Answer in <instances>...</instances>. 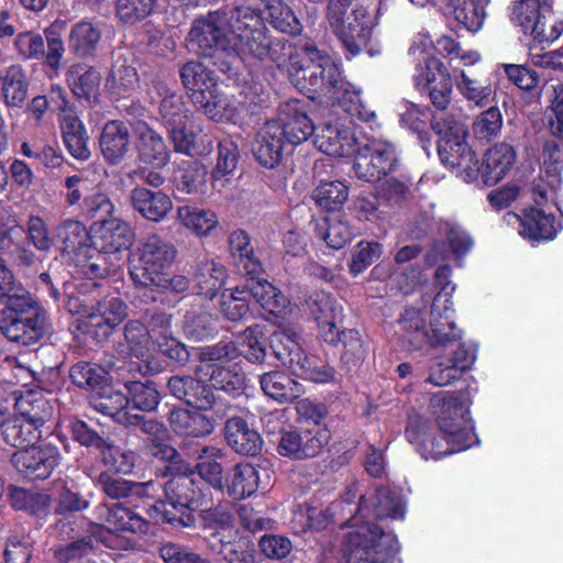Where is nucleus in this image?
Segmentation results:
<instances>
[{"label": "nucleus", "instance_id": "4c0bfd02", "mask_svg": "<svg viewBox=\"0 0 563 563\" xmlns=\"http://www.w3.org/2000/svg\"><path fill=\"white\" fill-rule=\"evenodd\" d=\"M444 231L446 234V243H434L427 254V262L430 265H434L442 260H448L451 255L459 257L466 253L472 246V239L461 227L446 223Z\"/></svg>", "mask_w": 563, "mask_h": 563}, {"label": "nucleus", "instance_id": "5fc2aeb1", "mask_svg": "<svg viewBox=\"0 0 563 563\" xmlns=\"http://www.w3.org/2000/svg\"><path fill=\"white\" fill-rule=\"evenodd\" d=\"M4 441L14 448H24L36 441L41 431L15 412V416L0 423Z\"/></svg>", "mask_w": 563, "mask_h": 563}, {"label": "nucleus", "instance_id": "49530a36", "mask_svg": "<svg viewBox=\"0 0 563 563\" xmlns=\"http://www.w3.org/2000/svg\"><path fill=\"white\" fill-rule=\"evenodd\" d=\"M97 411L115 418L119 422L134 424L140 422L139 413L131 412L128 395L117 390H104L103 394L92 402Z\"/></svg>", "mask_w": 563, "mask_h": 563}, {"label": "nucleus", "instance_id": "7ed1b4c3", "mask_svg": "<svg viewBox=\"0 0 563 563\" xmlns=\"http://www.w3.org/2000/svg\"><path fill=\"white\" fill-rule=\"evenodd\" d=\"M0 307L2 333L12 342L30 345L43 334L45 313L30 292L15 280L0 256Z\"/></svg>", "mask_w": 563, "mask_h": 563}, {"label": "nucleus", "instance_id": "72a5a7b5", "mask_svg": "<svg viewBox=\"0 0 563 563\" xmlns=\"http://www.w3.org/2000/svg\"><path fill=\"white\" fill-rule=\"evenodd\" d=\"M131 134L129 126L119 120L104 124L99 136V146L103 158L117 165L121 163L130 151Z\"/></svg>", "mask_w": 563, "mask_h": 563}, {"label": "nucleus", "instance_id": "f704fd0d", "mask_svg": "<svg viewBox=\"0 0 563 563\" xmlns=\"http://www.w3.org/2000/svg\"><path fill=\"white\" fill-rule=\"evenodd\" d=\"M180 78L195 106L207 102L216 87L214 74L201 62L190 60L180 69Z\"/></svg>", "mask_w": 563, "mask_h": 563}, {"label": "nucleus", "instance_id": "c9c22d12", "mask_svg": "<svg viewBox=\"0 0 563 563\" xmlns=\"http://www.w3.org/2000/svg\"><path fill=\"white\" fill-rule=\"evenodd\" d=\"M229 249L234 265L241 273L251 278H256L262 273V263L254 253L246 231L238 229L231 232Z\"/></svg>", "mask_w": 563, "mask_h": 563}, {"label": "nucleus", "instance_id": "a19ab883", "mask_svg": "<svg viewBox=\"0 0 563 563\" xmlns=\"http://www.w3.org/2000/svg\"><path fill=\"white\" fill-rule=\"evenodd\" d=\"M14 409L18 415L40 429L53 416V405L42 391L29 390L15 398Z\"/></svg>", "mask_w": 563, "mask_h": 563}, {"label": "nucleus", "instance_id": "4be33fe9", "mask_svg": "<svg viewBox=\"0 0 563 563\" xmlns=\"http://www.w3.org/2000/svg\"><path fill=\"white\" fill-rule=\"evenodd\" d=\"M416 86L427 89L430 100L438 109H445L451 101L452 80L446 68L438 58H428L426 67L415 75Z\"/></svg>", "mask_w": 563, "mask_h": 563}, {"label": "nucleus", "instance_id": "1a4fd4ad", "mask_svg": "<svg viewBox=\"0 0 563 563\" xmlns=\"http://www.w3.org/2000/svg\"><path fill=\"white\" fill-rule=\"evenodd\" d=\"M433 129L439 135L438 153L443 164L471 169L477 164L474 152L466 143V125L449 114L434 119Z\"/></svg>", "mask_w": 563, "mask_h": 563}, {"label": "nucleus", "instance_id": "e433bc0d", "mask_svg": "<svg viewBox=\"0 0 563 563\" xmlns=\"http://www.w3.org/2000/svg\"><path fill=\"white\" fill-rule=\"evenodd\" d=\"M225 439L228 444L239 454L256 455L262 448L258 432L249 427L245 420L230 417L225 423Z\"/></svg>", "mask_w": 563, "mask_h": 563}, {"label": "nucleus", "instance_id": "603ef678", "mask_svg": "<svg viewBox=\"0 0 563 563\" xmlns=\"http://www.w3.org/2000/svg\"><path fill=\"white\" fill-rule=\"evenodd\" d=\"M249 288V296L251 295L268 313L274 316H284L287 313V298L267 280H253Z\"/></svg>", "mask_w": 563, "mask_h": 563}, {"label": "nucleus", "instance_id": "58836bf2", "mask_svg": "<svg viewBox=\"0 0 563 563\" xmlns=\"http://www.w3.org/2000/svg\"><path fill=\"white\" fill-rule=\"evenodd\" d=\"M261 486L266 488L261 479L260 470L249 463L236 464L227 481V492L234 499H244L253 495Z\"/></svg>", "mask_w": 563, "mask_h": 563}, {"label": "nucleus", "instance_id": "473e14b6", "mask_svg": "<svg viewBox=\"0 0 563 563\" xmlns=\"http://www.w3.org/2000/svg\"><path fill=\"white\" fill-rule=\"evenodd\" d=\"M130 201L135 211L153 222L163 221L173 209V201L167 194L143 186H136L131 190Z\"/></svg>", "mask_w": 563, "mask_h": 563}, {"label": "nucleus", "instance_id": "8fccbe9b", "mask_svg": "<svg viewBox=\"0 0 563 563\" xmlns=\"http://www.w3.org/2000/svg\"><path fill=\"white\" fill-rule=\"evenodd\" d=\"M197 107L213 121L233 123L244 109L241 100L234 96L217 95L214 89L211 90L210 97H207V102H201Z\"/></svg>", "mask_w": 563, "mask_h": 563}, {"label": "nucleus", "instance_id": "423d86ee", "mask_svg": "<svg viewBox=\"0 0 563 563\" xmlns=\"http://www.w3.org/2000/svg\"><path fill=\"white\" fill-rule=\"evenodd\" d=\"M176 475L164 484L166 503L177 510L180 516H170L169 510L165 509L164 519L169 523H181L189 526L192 521L189 511L198 510L211 503L212 496L209 488L199 486L192 478V472L188 465L175 466Z\"/></svg>", "mask_w": 563, "mask_h": 563}, {"label": "nucleus", "instance_id": "338daca9", "mask_svg": "<svg viewBox=\"0 0 563 563\" xmlns=\"http://www.w3.org/2000/svg\"><path fill=\"white\" fill-rule=\"evenodd\" d=\"M238 162V146L231 141H221L218 145V158L212 170L214 185H224V178L233 173Z\"/></svg>", "mask_w": 563, "mask_h": 563}, {"label": "nucleus", "instance_id": "3c124183", "mask_svg": "<svg viewBox=\"0 0 563 563\" xmlns=\"http://www.w3.org/2000/svg\"><path fill=\"white\" fill-rule=\"evenodd\" d=\"M2 97L7 106L21 107L27 97V80L20 65H11L0 74Z\"/></svg>", "mask_w": 563, "mask_h": 563}, {"label": "nucleus", "instance_id": "2f4dec72", "mask_svg": "<svg viewBox=\"0 0 563 563\" xmlns=\"http://www.w3.org/2000/svg\"><path fill=\"white\" fill-rule=\"evenodd\" d=\"M284 141L282 126L269 120L258 131L252 152L261 165L272 168L282 159Z\"/></svg>", "mask_w": 563, "mask_h": 563}, {"label": "nucleus", "instance_id": "ddd939ff", "mask_svg": "<svg viewBox=\"0 0 563 563\" xmlns=\"http://www.w3.org/2000/svg\"><path fill=\"white\" fill-rule=\"evenodd\" d=\"M353 170L358 179L374 183L394 172L398 164L395 146L385 141H373L356 146Z\"/></svg>", "mask_w": 563, "mask_h": 563}, {"label": "nucleus", "instance_id": "2eb2a0df", "mask_svg": "<svg viewBox=\"0 0 563 563\" xmlns=\"http://www.w3.org/2000/svg\"><path fill=\"white\" fill-rule=\"evenodd\" d=\"M309 314L317 323L319 336L328 344L336 345L341 340L344 309L330 292L313 291L306 301Z\"/></svg>", "mask_w": 563, "mask_h": 563}, {"label": "nucleus", "instance_id": "cd10ccee", "mask_svg": "<svg viewBox=\"0 0 563 563\" xmlns=\"http://www.w3.org/2000/svg\"><path fill=\"white\" fill-rule=\"evenodd\" d=\"M137 140V162L150 168H162L170 158V152L164 139L144 122L134 126Z\"/></svg>", "mask_w": 563, "mask_h": 563}, {"label": "nucleus", "instance_id": "dca6fc26", "mask_svg": "<svg viewBox=\"0 0 563 563\" xmlns=\"http://www.w3.org/2000/svg\"><path fill=\"white\" fill-rule=\"evenodd\" d=\"M534 207L527 209L522 217L508 214L509 218L520 222V235L532 243L541 241H551L562 229L561 219H556L552 208H558V201L538 205L534 200Z\"/></svg>", "mask_w": 563, "mask_h": 563}, {"label": "nucleus", "instance_id": "e2e57ef3", "mask_svg": "<svg viewBox=\"0 0 563 563\" xmlns=\"http://www.w3.org/2000/svg\"><path fill=\"white\" fill-rule=\"evenodd\" d=\"M131 412L152 411L159 402V394L152 383L129 382L125 384Z\"/></svg>", "mask_w": 563, "mask_h": 563}, {"label": "nucleus", "instance_id": "09e8293b", "mask_svg": "<svg viewBox=\"0 0 563 563\" xmlns=\"http://www.w3.org/2000/svg\"><path fill=\"white\" fill-rule=\"evenodd\" d=\"M179 223L197 236H208L218 227L219 219L211 209L183 206L177 209Z\"/></svg>", "mask_w": 563, "mask_h": 563}, {"label": "nucleus", "instance_id": "c03bdc74", "mask_svg": "<svg viewBox=\"0 0 563 563\" xmlns=\"http://www.w3.org/2000/svg\"><path fill=\"white\" fill-rule=\"evenodd\" d=\"M56 239L63 252L73 255L74 260L86 256L91 251L90 238L85 225L79 221L66 220L60 223L56 231Z\"/></svg>", "mask_w": 563, "mask_h": 563}, {"label": "nucleus", "instance_id": "9b49d317", "mask_svg": "<svg viewBox=\"0 0 563 563\" xmlns=\"http://www.w3.org/2000/svg\"><path fill=\"white\" fill-rule=\"evenodd\" d=\"M96 516L103 529H99L97 539L111 549L125 550L130 542L115 534L118 531L144 532L147 522L133 510L122 504L100 505L96 508Z\"/></svg>", "mask_w": 563, "mask_h": 563}, {"label": "nucleus", "instance_id": "69168bd1", "mask_svg": "<svg viewBox=\"0 0 563 563\" xmlns=\"http://www.w3.org/2000/svg\"><path fill=\"white\" fill-rule=\"evenodd\" d=\"M124 335L130 353L137 358L145 360L154 346L147 327L137 320H131L124 328Z\"/></svg>", "mask_w": 563, "mask_h": 563}, {"label": "nucleus", "instance_id": "6e6d98bb", "mask_svg": "<svg viewBox=\"0 0 563 563\" xmlns=\"http://www.w3.org/2000/svg\"><path fill=\"white\" fill-rule=\"evenodd\" d=\"M222 451L216 446H203L197 451V457L202 460L196 465L198 475L212 488L223 492L222 465L216 460L221 457Z\"/></svg>", "mask_w": 563, "mask_h": 563}, {"label": "nucleus", "instance_id": "6e6552de", "mask_svg": "<svg viewBox=\"0 0 563 563\" xmlns=\"http://www.w3.org/2000/svg\"><path fill=\"white\" fill-rule=\"evenodd\" d=\"M344 550L349 556V563H387L388 559L398 551V541L390 532H383L369 525H364L349 532Z\"/></svg>", "mask_w": 563, "mask_h": 563}, {"label": "nucleus", "instance_id": "c756f323", "mask_svg": "<svg viewBox=\"0 0 563 563\" xmlns=\"http://www.w3.org/2000/svg\"><path fill=\"white\" fill-rule=\"evenodd\" d=\"M0 247L18 266L30 267L35 262V254L25 244V229L13 217L0 219Z\"/></svg>", "mask_w": 563, "mask_h": 563}, {"label": "nucleus", "instance_id": "79ce46f5", "mask_svg": "<svg viewBox=\"0 0 563 563\" xmlns=\"http://www.w3.org/2000/svg\"><path fill=\"white\" fill-rule=\"evenodd\" d=\"M60 129L63 140L69 154L79 161L90 156L88 147L89 137L84 123L74 113L62 114Z\"/></svg>", "mask_w": 563, "mask_h": 563}, {"label": "nucleus", "instance_id": "864d4df0", "mask_svg": "<svg viewBox=\"0 0 563 563\" xmlns=\"http://www.w3.org/2000/svg\"><path fill=\"white\" fill-rule=\"evenodd\" d=\"M514 20L520 24L525 33H530L534 40L543 42L547 38L544 16L541 14L539 2L523 0L514 9Z\"/></svg>", "mask_w": 563, "mask_h": 563}, {"label": "nucleus", "instance_id": "6ab92c4d", "mask_svg": "<svg viewBox=\"0 0 563 563\" xmlns=\"http://www.w3.org/2000/svg\"><path fill=\"white\" fill-rule=\"evenodd\" d=\"M357 517L366 519L361 526L369 525L373 528L378 529L372 519H404L405 517V504L399 496H396L387 488H377L375 492L364 495L361 498L358 506ZM360 525H355V529Z\"/></svg>", "mask_w": 563, "mask_h": 563}, {"label": "nucleus", "instance_id": "052dcab7", "mask_svg": "<svg viewBox=\"0 0 563 563\" xmlns=\"http://www.w3.org/2000/svg\"><path fill=\"white\" fill-rule=\"evenodd\" d=\"M225 276L223 265L214 261L202 263L196 274L198 294L210 299L213 298L222 288Z\"/></svg>", "mask_w": 563, "mask_h": 563}, {"label": "nucleus", "instance_id": "f3484780", "mask_svg": "<svg viewBox=\"0 0 563 563\" xmlns=\"http://www.w3.org/2000/svg\"><path fill=\"white\" fill-rule=\"evenodd\" d=\"M168 388L176 398L195 409H213L218 417H225L232 410L227 401L217 398L211 388L208 385H203L198 376L196 379L174 376L168 380Z\"/></svg>", "mask_w": 563, "mask_h": 563}, {"label": "nucleus", "instance_id": "9d476101", "mask_svg": "<svg viewBox=\"0 0 563 563\" xmlns=\"http://www.w3.org/2000/svg\"><path fill=\"white\" fill-rule=\"evenodd\" d=\"M159 98V115L163 124L169 131L175 150L184 154H191L195 146V134L188 129L190 113L183 97L165 84L156 85Z\"/></svg>", "mask_w": 563, "mask_h": 563}, {"label": "nucleus", "instance_id": "20e7f679", "mask_svg": "<svg viewBox=\"0 0 563 563\" xmlns=\"http://www.w3.org/2000/svg\"><path fill=\"white\" fill-rule=\"evenodd\" d=\"M176 250L158 235L142 241L130 261V276L133 283L152 291L183 292L188 288L184 276L172 275L170 266Z\"/></svg>", "mask_w": 563, "mask_h": 563}, {"label": "nucleus", "instance_id": "5701e85b", "mask_svg": "<svg viewBox=\"0 0 563 563\" xmlns=\"http://www.w3.org/2000/svg\"><path fill=\"white\" fill-rule=\"evenodd\" d=\"M92 242L99 253L110 254L119 260V254L130 249L134 234L131 227L117 218L108 221L95 222L92 228Z\"/></svg>", "mask_w": 563, "mask_h": 563}, {"label": "nucleus", "instance_id": "39448f33", "mask_svg": "<svg viewBox=\"0 0 563 563\" xmlns=\"http://www.w3.org/2000/svg\"><path fill=\"white\" fill-rule=\"evenodd\" d=\"M199 364L196 375L203 385L223 390L228 394L244 386V373L234 361L239 357L238 345L232 341H221L213 345L198 349Z\"/></svg>", "mask_w": 563, "mask_h": 563}, {"label": "nucleus", "instance_id": "c85d7f7f", "mask_svg": "<svg viewBox=\"0 0 563 563\" xmlns=\"http://www.w3.org/2000/svg\"><path fill=\"white\" fill-rule=\"evenodd\" d=\"M172 318L165 312H155L152 314L147 325L151 332L152 342L154 346L178 363L187 362L189 353L186 346L173 336Z\"/></svg>", "mask_w": 563, "mask_h": 563}, {"label": "nucleus", "instance_id": "0eeeda50", "mask_svg": "<svg viewBox=\"0 0 563 563\" xmlns=\"http://www.w3.org/2000/svg\"><path fill=\"white\" fill-rule=\"evenodd\" d=\"M271 346L275 357L295 376L314 383H327L333 378L332 368L313 364V360L305 353L294 331L275 332Z\"/></svg>", "mask_w": 563, "mask_h": 563}, {"label": "nucleus", "instance_id": "7c9ffc66", "mask_svg": "<svg viewBox=\"0 0 563 563\" xmlns=\"http://www.w3.org/2000/svg\"><path fill=\"white\" fill-rule=\"evenodd\" d=\"M223 417H218L213 409L189 411L186 409L174 410L170 413V424L173 430L186 437H205L210 434L217 420Z\"/></svg>", "mask_w": 563, "mask_h": 563}, {"label": "nucleus", "instance_id": "a211bd4d", "mask_svg": "<svg viewBox=\"0 0 563 563\" xmlns=\"http://www.w3.org/2000/svg\"><path fill=\"white\" fill-rule=\"evenodd\" d=\"M274 121L282 126L283 137L292 145L302 143L317 130L308 117L307 102L299 99L282 103Z\"/></svg>", "mask_w": 563, "mask_h": 563}, {"label": "nucleus", "instance_id": "4468645a", "mask_svg": "<svg viewBox=\"0 0 563 563\" xmlns=\"http://www.w3.org/2000/svg\"><path fill=\"white\" fill-rule=\"evenodd\" d=\"M563 168V143L555 139L547 140L541 154V176L531 186L532 199L542 205L552 201L556 202L560 191Z\"/></svg>", "mask_w": 563, "mask_h": 563}, {"label": "nucleus", "instance_id": "774afa93", "mask_svg": "<svg viewBox=\"0 0 563 563\" xmlns=\"http://www.w3.org/2000/svg\"><path fill=\"white\" fill-rule=\"evenodd\" d=\"M221 310L231 321L242 320L249 313V291L236 287L222 294Z\"/></svg>", "mask_w": 563, "mask_h": 563}, {"label": "nucleus", "instance_id": "412c9836", "mask_svg": "<svg viewBox=\"0 0 563 563\" xmlns=\"http://www.w3.org/2000/svg\"><path fill=\"white\" fill-rule=\"evenodd\" d=\"M59 461L58 449L49 443L31 445L13 455L16 468L31 479L47 478Z\"/></svg>", "mask_w": 563, "mask_h": 563}, {"label": "nucleus", "instance_id": "f03ea898", "mask_svg": "<svg viewBox=\"0 0 563 563\" xmlns=\"http://www.w3.org/2000/svg\"><path fill=\"white\" fill-rule=\"evenodd\" d=\"M442 435L428 439V431L420 418H411L406 437L412 444L419 445L420 455L428 460H439L449 454L461 452L477 442L474 422L462 391H440L430 401Z\"/></svg>", "mask_w": 563, "mask_h": 563}, {"label": "nucleus", "instance_id": "0e129e2a", "mask_svg": "<svg viewBox=\"0 0 563 563\" xmlns=\"http://www.w3.org/2000/svg\"><path fill=\"white\" fill-rule=\"evenodd\" d=\"M267 19L282 33L298 34L300 23L294 11L280 0H269L266 4Z\"/></svg>", "mask_w": 563, "mask_h": 563}, {"label": "nucleus", "instance_id": "bf43d9fd", "mask_svg": "<svg viewBox=\"0 0 563 563\" xmlns=\"http://www.w3.org/2000/svg\"><path fill=\"white\" fill-rule=\"evenodd\" d=\"M349 198V187L342 181H321L312 192V199L320 208L335 211L342 208Z\"/></svg>", "mask_w": 563, "mask_h": 563}, {"label": "nucleus", "instance_id": "4d7b16f0", "mask_svg": "<svg viewBox=\"0 0 563 563\" xmlns=\"http://www.w3.org/2000/svg\"><path fill=\"white\" fill-rule=\"evenodd\" d=\"M239 357L242 355L249 362L263 363L266 357V334L262 325H251L238 336Z\"/></svg>", "mask_w": 563, "mask_h": 563}, {"label": "nucleus", "instance_id": "680f3d73", "mask_svg": "<svg viewBox=\"0 0 563 563\" xmlns=\"http://www.w3.org/2000/svg\"><path fill=\"white\" fill-rule=\"evenodd\" d=\"M183 330L189 340H208L217 334V319L206 311H190L185 316Z\"/></svg>", "mask_w": 563, "mask_h": 563}, {"label": "nucleus", "instance_id": "f8f14e48", "mask_svg": "<svg viewBox=\"0 0 563 563\" xmlns=\"http://www.w3.org/2000/svg\"><path fill=\"white\" fill-rule=\"evenodd\" d=\"M126 317V306L119 298H106L97 306L84 307L75 320L78 331L102 341L110 336L113 329Z\"/></svg>", "mask_w": 563, "mask_h": 563}, {"label": "nucleus", "instance_id": "a878e982", "mask_svg": "<svg viewBox=\"0 0 563 563\" xmlns=\"http://www.w3.org/2000/svg\"><path fill=\"white\" fill-rule=\"evenodd\" d=\"M453 75L459 93L470 106L483 109L496 101L497 90L488 77L463 68H454Z\"/></svg>", "mask_w": 563, "mask_h": 563}, {"label": "nucleus", "instance_id": "a18cd8bd", "mask_svg": "<svg viewBox=\"0 0 563 563\" xmlns=\"http://www.w3.org/2000/svg\"><path fill=\"white\" fill-rule=\"evenodd\" d=\"M263 393L278 401H291L303 394L302 386L282 371L265 373L260 379Z\"/></svg>", "mask_w": 563, "mask_h": 563}, {"label": "nucleus", "instance_id": "ea45409f", "mask_svg": "<svg viewBox=\"0 0 563 563\" xmlns=\"http://www.w3.org/2000/svg\"><path fill=\"white\" fill-rule=\"evenodd\" d=\"M515 151L507 143H498L486 154L481 173L485 184L495 185L509 172L515 162Z\"/></svg>", "mask_w": 563, "mask_h": 563}, {"label": "nucleus", "instance_id": "aec40b11", "mask_svg": "<svg viewBox=\"0 0 563 563\" xmlns=\"http://www.w3.org/2000/svg\"><path fill=\"white\" fill-rule=\"evenodd\" d=\"M329 430L316 423L312 429L305 432V435L292 430L282 432L277 451L283 456L294 459L312 457L329 443Z\"/></svg>", "mask_w": 563, "mask_h": 563}, {"label": "nucleus", "instance_id": "b1692460", "mask_svg": "<svg viewBox=\"0 0 563 563\" xmlns=\"http://www.w3.org/2000/svg\"><path fill=\"white\" fill-rule=\"evenodd\" d=\"M314 146L330 156H349L356 152V139L342 121L329 120L316 130Z\"/></svg>", "mask_w": 563, "mask_h": 563}, {"label": "nucleus", "instance_id": "bb28decb", "mask_svg": "<svg viewBox=\"0 0 563 563\" xmlns=\"http://www.w3.org/2000/svg\"><path fill=\"white\" fill-rule=\"evenodd\" d=\"M452 305L450 299L446 298L443 299V302H440V296H435L430 311L428 330L423 332V339L434 345H448L461 339V331L453 320Z\"/></svg>", "mask_w": 563, "mask_h": 563}, {"label": "nucleus", "instance_id": "393cba45", "mask_svg": "<svg viewBox=\"0 0 563 563\" xmlns=\"http://www.w3.org/2000/svg\"><path fill=\"white\" fill-rule=\"evenodd\" d=\"M344 47L356 55L367 45L373 33V21L366 9L355 8L341 25L332 29Z\"/></svg>", "mask_w": 563, "mask_h": 563}, {"label": "nucleus", "instance_id": "f257e3e1", "mask_svg": "<svg viewBox=\"0 0 563 563\" xmlns=\"http://www.w3.org/2000/svg\"><path fill=\"white\" fill-rule=\"evenodd\" d=\"M188 47L206 57L222 52L242 59L269 58L309 98L323 96L361 121L375 118V112L362 102L361 89L343 78L330 55L310 45L298 51L283 40L272 41L261 13L251 7L218 11L196 20L188 34Z\"/></svg>", "mask_w": 563, "mask_h": 563}, {"label": "nucleus", "instance_id": "de8ad7c7", "mask_svg": "<svg viewBox=\"0 0 563 563\" xmlns=\"http://www.w3.org/2000/svg\"><path fill=\"white\" fill-rule=\"evenodd\" d=\"M441 9L452 13L455 21L470 32H477L484 23L485 10L479 0H442Z\"/></svg>", "mask_w": 563, "mask_h": 563}, {"label": "nucleus", "instance_id": "13d9d810", "mask_svg": "<svg viewBox=\"0 0 563 563\" xmlns=\"http://www.w3.org/2000/svg\"><path fill=\"white\" fill-rule=\"evenodd\" d=\"M66 78L73 92L79 98H89L100 85V74L90 66L85 64L71 65L67 73Z\"/></svg>", "mask_w": 563, "mask_h": 563}, {"label": "nucleus", "instance_id": "37998d69", "mask_svg": "<svg viewBox=\"0 0 563 563\" xmlns=\"http://www.w3.org/2000/svg\"><path fill=\"white\" fill-rule=\"evenodd\" d=\"M100 41L99 25L90 21H80L70 27L68 47L75 56L88 58L95 55Z\"/></svg>", "mask_w": 563, "mask_h": 563}]
</instances>
